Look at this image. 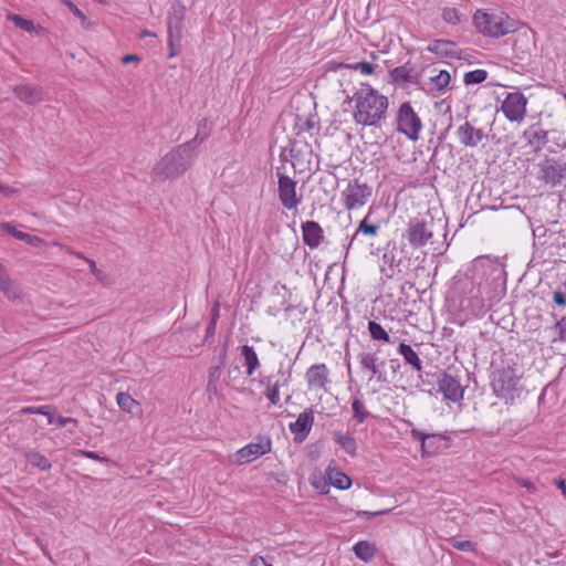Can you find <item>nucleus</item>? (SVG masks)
I'll return each mask as SVG.
<instances>
[{
	"label": "nucleus",
	"mask_w": 566,
	"mask_h": 566,
	"mask_svg": "<svg viewBox=\"0 0 566 566\" xmlns=\"http://www.w3.org/2000/svg\"><path fill=\"white\" fill-rule=\"evenodd\" d=\"M314 423V411L313 409H307L301 412L297 419L294 422L289 424V429L292 433L300 439V441L304 440L310 431L312 430Z\"/></svg>",
	"instance_id": "obj_17"
},
{
	"label": "nucleus",
	"mask_w": 566,
	"mask_h": 566,
	"mask_svg": "<svg viewBox=\"0 0 566 566\" xmlns=\"http://www.w3.org/2000/svg\"><path fill=\"white\" fill-rule=\"evenodd\" d=\"M271 451V439L259 437L255 441L244 446L234 454V462L237 464L250 463L261 455Z\"/></svg>",
	"instance_id": "obj_10"
},
{
	"label": "nucleus",
	"mask_w": 566,
	"mask_h": 566,
	"mask_svg": "<svg viewBox=\"0 0 566 566\" xmlns=\"http://www.w3.org/2000/svg\"><path fill=\"white\" fill-rule=\"evenodd\" d=\"M410 433L413 439L421 441L423 453H429L430 451L428 449L430 448V441L436 438V434H427L417 429H412Z\"/></svg>",
	"instance_id": "obj_39"
},
{
	"label": "nucleus",
	"mask_w": 566,
	"mask_h": 566,
	"mask_svg": "<svg viewBox=\"0 0 566 566\" xmlns=\"http://www.w3.org/2000/svg\"><path fill=\"white\" fill-rule=\"evenodd\" d=\"M13 192H14V190L11 187L0 184V193H2L4 196H10Z\"/></svg>",
	"instance_id": "obj_56"
},
{
	"label": "nucleus",
	"mask_w": 566,
	"mask_h": 566,
	"mask_svg": "<svg viewBox=\"0 0 566 566\" xmlns=\"http://www.w3.org/2000/svg\"><path fill=\"white\" fill-rule=\"evenodd\" d=\"M260 384L264 386V396L270 400L271 405L280 406V388L286 385V380L282 382L279 375H270L263 377Z\"/></svg>",
	"instance_id": "obj_18"
},
{
	"label": "nucleus",
	"mask_w": 566,
	"mask_h": 566,
	"mask_svg": "<svg viewBox=\"0 0 566 566\" xmlns=\"http://www.w3.org/2000/svg\"><path fill=\"white\" fill-rule=\"evenodd\" d=\"M241 355L244 357V365L247 368V375L251 376L260 367V360L252 346L243 345L240 348Z\"/></svg>",
	"instance_id": "obj_27"
},
{
	"label": "nucleus",
	"mask_w": 566,
	"mask_h": 566,
	"mask_svg": "<svg viewBox=\"0 0 566 566\" xmlns=\"http://www.w3.org/2000/svg\"><path fill=\"white\" fill-rule=\"evenodd\" d=\"M390 75L395 83H410L417 85L419 88H423L421 86L419 75L413 74L411 70L407 69L406 66H399L394 69L390 72Z\"/></svg>",
	"instance_id": "obj_25"
},
{
	"label": "nucleus",
	"mask_w": 566,
	"mask_h": 566,
	"mask_svg": "<svg viewBox=\"0 0 566 566\" xmlns=\"http://www.w3.org/2000/svg\"><path fill=\"white\" fill-rule=\"evenodd\" d=\"M303 242L310 249H316L324 240V231L318 222L305 221L301 226Z\"/></svg>",
	"instance_id": "obj_16"
},
{
	"label": "nucleus",
	"mask_w": 566,
	"mask_h": 566,
	"mask_svg": "<svg viewBox=\"0 0 566 566\" xmlns=\"http://www.w3.org/2000/svg\"><path fill=\"white\" fill-rule=\"evenodd\" d=\"M49 423H56L60 427H64L67 423H73L74 426H77V420L74 419V418H70V417H62V416L54 417V416H50L49 417Z\"/></svg>",
	"instance_id": "obj_44"
},
{
	"label": "nucleus",
	"mask_w": 566,
	"mask_h": 566,
	"mask_svg": "<svg viewBox=\"0 0 566 566\" xmlns=\"http://www.w3.org/2000/svg\"><path fill=\"white\" fill-rule=\"evenodd\" d=\"M327 478L329 483L339 490L349 489L352 485V480L349 479V476H347L345 473L340 472L337 469H328Z\"/></svg>",
	"instance_id": "obj_30"
},
{
	"label": "nucleus",
	"mask_w": 566,
	"mask_h": 566,
	"mask_svg": "<svg viewBox=\"0 0 566 566\" xmlns=\"http://www.w3.org/2000/svg\"><path fill=\"white\" fill-rule=\"evenodd\" d=\"M207 392L209 394V396L217 395L219 392V384L208 381Z\"/></svg>",
	"instance_id": "obj_54"
},
{
	"label": "nucleus",
	"mask_w": 566,
	"mask_h": 566,
	"mask_svg": "<svg viewBox=\"0 0 566 566\" xmlns=\"http://www.w3.org/2000/svg\"><path fill=\"white\" fill-rule=\"evenodd\" d=\"M66 251H67V252H70V253H72V254H74V255H76L77 258L84 259V260L87 262V264H88V266H90L91 272H92V273H93V274H94L98 280H101V279H102V273H101V271L96 268V263H95L93 260L85 258V256H84L82 253H80V252H73V251H71L70 249H66Z\"/></svg>",
	"instance_id": "obj_43"
},
{
	"label": "nucleus",
	"mask_w": 566,
	"mask_h": 566,
	"mask_svg": "<svg viewBox=\"0 0 566 566\" xmlns=\"http://www.w3.org/2000/svg\"><path fill=\"white\" fill-rule=\"evenodd\" d=\"M352 408L354 411V418L357 422L361 423L368 417V411L365 409L364 403L359 399H354L352 402Z\"/></svg>",
	"instance_id": "obj_40"
},
{
	"label": "nucleus",
	"mask_w": 566,
	"mask_h": 566,
	"mask_svg": "<svg viewBox=\"0 0 566 566\" xmlns=\"http://www.w3.org/2000/svg\"><path fill=\"white\" fill-rule=\"evenodd\" d=\"M521 378L522 374L511 366L496 369L491 381L494 395L505 403H513L523 392Z\"/></svg>",
	"instance_id": "obj_3"
},
{
	"label": "nucleus",
	"mask_w": 566,
	"mask_h": 566,
	"mask_svg": "<svg viewBox=\"0 0 566 566\" xmlns=\"http://www.w3.org/2000/svg\"><path fill=\"white\" fill-rule=\"evenodd\" d=\"M432 222L423 219H412L407 229V239L413 248L423 247L432 237Z\"/></svg>",
	"instance_id": "obj_11"
},
{
	"label": "nucleus",
	"mask_w": 566,
	"mask_h": 566,
	"mask_svg": "<svg viewBox=\"0 0 566 566\" xmlns=\"http://www.w3.org/2000/svg\"><path fill=\"white\" fill-rule=\"evenodd\" d=\"M359 364L363 368L368 369L371 374L369 379L373 377H377L378 379L381 378L382 373L380 370V366H382L385 363L381 361V364H378V357L376 354L373 353H363L359 355Z\"/></svg>",
	"instance_id": "obj_23"
},
{
	"label": "nucleus",
	"mask_w": 566,
	"mask_h": 566,
	"mask_svg": "<svg viewBox=\"0 0 566 566\" xmlns=\"http://www.w3.org/2000/svg\"><path fill=\"white\" fill-rule=\"evenodd\" d=\"M277 196L281 205L286 210H295L302 203V195L297 193L296 181L289 177L281 168L276 169Z\"/></svg>",
	"instance_id": "obj_6"
},
{
	"label": "nucleus",
	"mask_w": 566,
	"mask_h": 566,
	"mask_svg": "<svg viewBox=\"0 0 566 566\" xmlns=\"http://www.w3.org/2000/svg\"><path fill=\"white\" fill-rule=\"evenodd\" d=\"M15 96L23 103L34 105L44 99V92L39 86L33 85H18L13 90Z\"/></svg>",
	"instance_id": "obj_19"
},
{
	"label": "nucleus",
	"mask_w": 566,
	"mask_h": 566,
	"mask_svg": "<svg viewBox=\"0 0 566 566\" xmlns=\"http://www.w3.org/2000/svg\"><path fill=\"white\" fill-rule=\"evenodd\" d=\"M221 374H222L221 366H213V367H211L209 369L208 381H210V382H218L219 384Z\"/></svg>",
	"instance_id": "obj_48"
},
{
	"label": "nucleus",
	"mask_w": 566,
	"mask_h": 566,
	"mask_svg": "<svg viewBox=\"0 0 566 566\" xmlns=\"http://www.w3.org/2000/svg\"><path fill=\"white\" fill-rule=\"evenodd\" d=\"M438 390L444 399L452 402H458L463 399L464 388L459 379L450 374H443L438 379Z\"/></svg>",
	"instance_id": "obj_12"
},
{
	"label": "nucleus",
	"mask_w": 566,
	"mask_h": 566,
	"mask_svg": "<svg viewBox=\"0 0 566 566\" xmlns=\"http://www.w3.org/2000/svg\"><path fill=\"white\" fill-rule=\"evenodd\" d=\"M391 512V509H385V510H379V511H356V515L357 516H365V517H375V516H380V515H385L387 513Z\"/></svg>",
	"instance_id": "obj_46"
},
{
	"label": "nucleus",
	"mask_w": 566,
	"mask_h": 566,
	"mask_svg": "<svg viewBox=\"0 0 566 566\" xmlns=\"http://www.w3.org/2000/svg\"><path fill=\"white\" fill-rule=\"evenodd\" d=\"M350 101L354 103L353 119L358 125L380 127L387 117L388 97L370 85H361Z\"/></svg>",
	"instance_id": "obj_1"
},
{
	"label": "nucleus",
	"mask_w": 566,
	"mask_h": 566,
	"mask_svg": "<svg viewBox=\"0 0 566 566\" xmlns=\"http://www.w3.org/2000/svg\"><path fill=\"white\" fill-rule=\"evenodd\" d=\"M14 238L24 241L25 243L35 248H39L44 243V241L40 237L31 235L22 231H20V233H14Z\"/></svg>",
	"instance_id": "obj_41"
},
{
	"label": "nucleus",
	"mask_w": 566,
	"mask_h": 566,
	"mask_svg": "<svg viewBox=\"0 0 566 566\" xmlns=\"http://www.w3.org/2000/svg\"><path fill=\"white\" fill-rule=\"evenodd\" d=\"M527 103L522 92H510L504 96L500 109L509 122L522 123L526 116Z\"/></svg>",
	"instance_id": "obj_7"
},
{
	"label": "nucleus",
	"mask_w": 566,
	"mask_h": 566,
	"mask_svg": "<svg viewBox=\"0 0 566 566\" xmlns=\"http://www.w3.org/2000/svg\"><path fill=\"white\" fill-rule=\"evenodd\" d=\"M443 21L450 25H458L461 23L463 14L453 7H444L441 10Z\"/></svg>",
	"instance_id": "obj_34"
},
{
	"label": "nucleus",
	"mask_w": 566,
	"mask_h": 566,
	"mask_svg": "<svg viewBox=\"0 0 566 566\" xmlns=\"http://www.w3.org/2000/svg\"><path fill=\"white\" fill-rule=\"evenodd\" d=\"M353 552L358 559L367 563L374 558L376 546L368 541H359L354 545Z\"/></svg>",
	"instance_id": "obj_28"
},
{
	"label": "nucleus",
	"mask_w": 566,
	"mask_h": 566,
	"mask_svg": "<svg viewBox=\"0 0 566 566\" xmlns=\"http://www.w3.org/2000/svg\"><path fill=\"white\" fill-rule=\"evenodd\" d=\"M35 410H36V413L48 416V418H49L50 416H52V415L49 412V410H48V408H46V407H43V406H42V407H35Z\"/></svg>",
	"instance_id": "obj_58"
},
{
	"label": "nucleus",
	"mask_w": 566,
	"mask_h": 566,
	"mask_svg": "<svg viewBox=\"0 0 566 566\" xmlns=\"http://www.w3.org/2000/svg\"><path fill=\"white\" fill-rule=\"evenodd\" d=\"M65 3H66V6L69 7V9L72 11V13L81 20V22H82V24H83V25H85V24H86V22H87V19H86V17H85V14L83 13V11H82V10H80V9H78V8H77V7H76L72 1H70V0H66V2H65Z\"/></svg>",
	"instance_id": "obj_45"
},
{
	"label": "nucleus",
	"mask_w": 566,
	"mask_h": 566,
	"mask_svg": "<svg viewBox=\"0 0 566 566\" xmlns=\"http://www.w3.org/2000/svg\"><path fill=\"white\" fill-rule=\"evenodd\" d=\"M368 331L374 340H382L385 343H391L390 336L388 333L384 329V327L375 322L369 321L368 323Z\"/></svg>",
	"instance_id": "obj_35"
},
{
	"label": "nucleus",
	"mask_w": 566,
	"mask_h": 566,
	"mask_svg": "<svg viewBox=\"0 0 566 566\" xmlns=\"http://www.w3.org/2000/svg\"><path fill=\"white\" fill-rule=\"evenodd\" d=\"M381 260H382V263L385 265H388L389 270L391 271V273H388L387 275L388 276H392L394 275V268H395V255H394V253L385 252L382 254Z\"/></svg>",
	"instance_id": "obj_47"
},
{
	"label": "nucleus",
	"mask_w": 566,
	"mask_h": 566,
	"mask_svg": "<svg viewBox=\"0 0 566 566\" xmlns=\"http://www.w3.org/2000/svg\"><path fill=\"white\" fill-rule=\"evenodd\" d=\"M27 461L34 468L40 469L41 471H48L51 469L52 464L48 458H45L42 453L38 451H30L25 454Z\"/></svg>",
	"instance_id": "obj_33"
},
{
	"label": "nucleus",
	"mask_w": 566,
	"mask_h": 566,
	"mask_svg": "<svg viewBox=\"0 0 566 566\" xmlns=\"http://www.w3.org/2000/svg\"><path fill=\"white\" fill-rule=\"evenodd\" d=\"M460 144L465 147H476L485 137L482 128H475L470 122H464L457 129Z\"/></svg>",
	"instance_id": "obj_15"
},
{
	"label": "nucleus",
	"mask_w": 566,
	"mask_h": 566,
	"mask_svg": "<svg viewBox=\"0 0 566 566\" xmlns=\"http://www.w3.org/2000/svg\"><path fill=\"white\" fill-rule=\"evenodd\" d=\"M556 485L562 491L563 495L566 497V482L564 480H559L556 482Z\"/></svg>",
	"instance_id": "obj_57"
},
{
	"label": "nucleus",
	"mask_w": 566,
	"mask_h": 566,
	"mask_svg": "<svg viewBox=\"0 0 566 566\" xmlns=\"http://www.w3.org/2000/svg\"><path fill=\"white\" fill-rule=\"evenodd\" d=\"M554 302L560 306L566 305V297L562 292H554L553 294Z\"/></svg>",
	"instance_id": "obj_53"
},
{
	"label": "nucleus",
	"mask_w": 566,
	"mask_h": 566,
	"mask_svg": "<svg viewBox=\"0 0 566 566\" xmlns=\"http://www.w3.org/2000/svg\"><path fill=\"white\" fill-rule=\"evenodd\" d=\"M334 441L338 443L348 454H356L357 443L352 434L336 431L334 432Z\"/></svg>",
	"instance_id": "obj_31"
},
{
	"label": "nucleus",
	"mask_w": 566,
	"mask_h": 566,
	"mask_svg": "<svg viewBox=\"0 0 566 566\" xmlns=\"http://www.w3.org/2000/svg\"><path fill=\"white\" fill-rule=\"evenodd\" d=\"M378 231H379V226L368 224L367 219L365 218L359 222V226H358L356 232L354 233L352 241L355 240L357 238V235L360 233L365 234V235L375 237L378 234Z\"/></svg>",
	"instance_id": "obj_37"
},
{
	"label": "nucleus",
	"mask_w": 566,
	"mask_h": 566,
	"mask_svg": "<svg viewBox=\"0 0 566 566\" xmlns=\"http://www.w3.org/2000/svg\"><path fill=\"white\" fill-rule=\"evenodd\" d=\"M0 291L11 301L21 298V290L9 277L6 268L0 263Z\"/></svg>",
	"instance_id": "obj_21"
},
{
	"label": "nucleus",
	"mask_w": 566,
	"mask_h": 566,
	"mask_svg": "<svg viewBox=\"0 0 566 566\" xmlns=\"http://www.w3.org/2000/svg\"><path fill=\"white\" fill-rule=\"evenodd\" d=\"M8 19L13 22V24L27 32H31L34 30V23L31 20H27L18 14L10 13Z\"/></svg>",
	"instance_id": "obj_38"
},
{
	"label": "nucleus",
	"mask_w": 566,
	"mask_h": 566,
	"mask_svg": "<svg viewBox=\"0 0 566 566\" xmlns=\"http://www.w3.org/2000/svg\"><path fill=\"white\" fill-rule=\"evenodd\" d=\"M548 132L538 125H531L523 132V138L534 149H541L547 143Z\"/></svg>",
	"instance_id": "obj_20"
},
{
	"label": "nucleus",
	"mask_w": 566,
	"mask_h": 566,
	"mask_svg": "<svg viewBox=\"0 0 566 566\" xmlns=\"http://www.w3.org/2000/svg\"><path fill=\"white\" fill-rule=\"evenodd\" d=\"M218 317V308L216 307L214 308V313H213V317H212V322H211V327L213 328L214 324H216V319Z\"/></svg>",
	"instance_id": "obj_60"
},
{
	"label": "nucleus",
	"mask_w": 566,
	"mask_h": 566,
	"mask_svg": "<svg viewBox=\"0 0 566 566\" xmlns=\"http://www.w3.org/2000/svg\"><path fill=\"white\" fill-rule=\"evenodd\" d=\"M116 402L118 407L128 413L139 416L143 412L140 403L135 400L129 394L118 392L116 396Z\"/></svg>",
	"instance_id": "obj_24"
},
{
	"label": "nucleus",
	"mask_w": 566,
	"mask_h": 566,
	"mask_svg": "<svg viewBox=\"0 0 566 566\" xmlns=\"http://www.w3.org/2000/svg\"><path fill=\"white\" fill-rule=\"evenodd\" d=\"M478 31L492 38L504 36L517 29V22L504 12H486L478 10L473 15Z\"/></svg>",
	"instance_id": "obj_4"
},
{
	"label": "nucleus",
	"mask_w": 566,
	"mask_h": 566,
	"mask_svg": "<svg viewBox=\"0 0 566 566\" xmlns=\"http://www.w3.org/2000/svg\"><path fill=\"white\" fill-rule=\"evenodd\" d=\"M488 77V72L482 69L473 70L467 72L463 77V82L465 85L480 84L484 82Z\"/></svg>",
	"instance_id": "obj_36"
},
{
	"label": "nucleus",
	"mask_w": 566,
	"mask_h": 566,
	"mask_svg": "<svg viewBox=\"0 0 566 566\" xmlns=\"http://www.w3.org/2000/svg\"><path fill=\"white\" fill-rule=\"evenodd\" d=\"M451 81V75L448 71L441 70L438 74L429 77V92L442 94L446 92Z\"/></svg>",
	"instance_id": "obj_26"
},
{
	"label": "nucleus",
	"mask_w": 566,
	"mask_h": 566,
	"mask_svg": "<svg viewBox=\"0 0 566 566\" xmlns=\"http://www.w3.org/2000/svg\"><path fill=\"white\" fill-rule=\"evenodd\" d=\"M516 483L525 489H527V491L530 493H536L537 489L536 486L534 485V483H532L531 481L528 480H525L523 478H516L515 479Z\"/></svg>",
	"instance_id": "obj_52"
},
{
	"label": "nucleus",
	"mask_w": 566,
	"mask_h": 566,
	"mask_svg": "<svg viewBox=\"0 0 566 566\" xmlns=\"http://www.w3.org/2000/svg\"><path fill=\"white\" fill-rule=\"evenodd\" d=\"M22 413H36L35 407H25L21 409Z\"/></svg>",
	"instance_id": "obj_59"
},
{
	"label": "nucleus",
	"mask_w": 566,
	"mask_h": 566,
	"mask_svg": "<svg viewBox=\"0 0 566 566\" xmlns=\"http://www.w3.org/2000/svg\"><path fill=\"white\" fill-rule=\"evenodd\" d=\"M450 544L452 545V547L462 552H472L474 549V544L471 541H460L457 538H451Z\"/></svg>",
	"instance_id": "obj_42"
},
{
	"label": "nucleus",
	"mask_w": 566,
	"mask_h": 566,
	"mask_svg": "<svg viewBox=\"0 0 566 566\" xmlns=\"http://www.w3.org/2000/svg\"><path fill=\"white\" fill-rule=\"evenodd\" d=\"M310 390H326L329 382V370L325 364H314L305 373Z\"/></svg>",
	"instance_id": "obj_13"
},
{
	"label": "nucleus",
	"mask_w": 566,
	"mask_h": 566,
	"mask_svg": "<svg viewBox=\"0 0 566 566\" xmlns=\"http://www.w3.org/2000/svg\"><path fill=\"white\" fill-rule=\"evenodd\" d=\"M4 233H8V234L14 237V233H20V231L17 230L12 223L3 222L0 224V237Z\"/></svg>",
	"instance_id": "obj_51"
},
{
	"label": "nucleus",
	"mask_w": 566,
	"mask_h": 566,
	"mask_svg": "<svg viewBox=\"0 0 566 566\" xmlns=\"http://www.w3.org/2000/svg\"><path fill=\"white\" fill-rule=\"evenodd\" d=\"M195 148L196 138L171 149L154 166L151 178L156 181H165L185 174L193 163Z\"/></svg>",
	"instance_id": "obj_2"
},
{
	"label": "nucleus",
	"mask_w": 566,
	"mask_h": 566,
	"mask_svg": "<svg viewBox=\"0 0 566 566\" xmlns=\"http://www.w3.org/2000/svg\"><path fill=\"white\" fill-rule=\"evenodd\" d=\"M398 353L403 357L405 361L411 365L416 370L420 371L422 368L421 359L410 345L401 343L398 346Z\"/></svg>",
	"instance_id": "obj_29"
},
{
	"label": "nucleus",
	"mask_w": 566,
	"mask_h": 566,
	"mask_svg": "<svg viewBox=\"0 0 566 566\" xmlns=\"http://www.w3.org/2000/svg\"><path fill=\"white\" fill-rule=\"evenodd\" d=\"M184 19L185 7L179 3L172 4L168 15V45L170 57L178 54L176 42H179L181 39Z\"/></svg>",
	"instance_id": "obj_9"
},
{
	"label": "nucleus",
	"mask_w": 566,
	"mask_h": 566,
	"mask_svg": "<svg viewBox=\"0 0 566 566\" xmlns=\"http://www.w3.org/2000/svg\"><path fill=\"white\" fill-rule=\"evenodd\" d=\"M140 61V57L138 55H135V54H127V55H124L122 57V62L124 64H128L130 62H139Z\"/></svg>",
	"instance_id": "obj_55"
},
{
	"label": "nucleus",
	"mask_w": 566,
	"mask_h": 566,
	"mask_svg": "<svg viewBox=\"0 0 566 566\" xmlns=\"http://www.w3.org/2000/svg\"><path fill=\"white\" fill-rule=\"evenodd\" d=\"M552 343L566 342V317L558 319L554 326L546 329Z\"/></svg>",
	"instance_id": "obj_32"
},
{
	"label": "nucleus",
	"mask_w": 566,
	"mask_h": 566,
	"mask_svg": "<svg viewBox=\"0 0 566 566\" xmlns=\"http://www.w3.org/2000/svg\"><path fill=\"white\" fill-rule=\"evenodd\" d=\"M354 69L359 70L365 75H370L374 73L375 66L368 62H359Z\"/></svg>",
	"instance_id": "obj_49"
},
{
	"label": "nucleus",
	"mask_w": 566,
	"mask_h": 566,
	"mask_svg": "<svg viewBox=\"0 0 566 566\" xmlns=\"http://www.w3.org/2000/svg\"><path fill=\"white\" fill-rule=\"evenodd\" d=\"M371 195V189L357 179L349 180L342 191L340 197L347 210H355L365 206Z\"/></svg>",
	"instance_id": "obj_8"
},
{
	"label": "nucleus",
	"mask_w": 566,
	"mask_h": 566,
	"mask_svg": "<svg viewBox=\"0 0 566 566\" xmlns=\"http://www.w3.org/2000/svg\"><path fill=\"white\" fill-rule=\"evenodd\" d=\"M427 50L441 57H455L458 55L455 43L449 40H433L429 43Z\"/></svg>",
	"instance_id": "obj_22"
},
{
	"label": "nucleus",
	"mask_w": 566,
	"mask_h": 566,
	"mask_svg": "<svg viewBox=\"0 0 566 566\" xmlns=\"http://www.w3.org/2000/svg\"><path fill=\"white\" fill-rule=\"evenodd\" d=\"M396 129L410 140H418L422 130V122L410 102H403L396 113Z\"/></svg>",
	"instance_id": "obj_5"
},
{
	"label": "nucleus",
	"mask_w": 566,
	"mask_h": 566,
	"mask_svg": "<svg viewBox=\"0 0 566 566\" xmlns=\"http://www.w3.org/2000/svg\"><path fill=\"white\" fill-rule=\"evenodd\" d=\"M78 453L82 457H85L87 459H92V460H96V461H101V462H108L109 461L107 458L101 457L98 453L93 452V451L80 450Z\"/></svg>",
	"instance_id": "obj_50"
},
{
	"label": "nucleus",
	"mask_w": 566,
	"mask_h": 566,
	"mask_svg": "<svg viewBox=\"0 0 566 566\" xmlns=\"http://www.w3.org/2000/svg\"><path fill=\"white\" fill-rule=\"evenodd\" d=\"M541 171L544 181L555 186L566 179V163L546 159L541 166Z\"/></svg>",
	"instance_id": "obj_14"
}]
</instances>
